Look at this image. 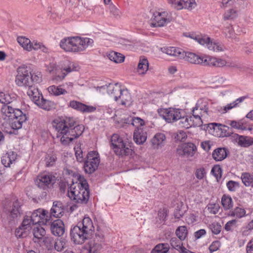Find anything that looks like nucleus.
I'll list each match as a JSON object with an SVG mask.
<instances>
[{"label": "nucleus", "mask_w": 253, "mask_h": 253, "mask_svg": "<svg viewBox=\"0 0 253 253\" xmlns=\"http://www.w3.org/2000/svg\"><path fill=\"white\" fill-rule=\"evenodd\" d=\"M52 126L57 132V137L63 145H67L78 138L84 129L83 125H77L75 120L71 117L55 119Z\"/></svg>", "instance_id": "nucleus-1"}, {"label": "nucleus", "mask_w": 253, "mask_h": 253, "mask_svg": "<svg viewBox=\"0 0 253 253\" xmlns=\"http://www.w3.org/2000/svg\"><path fill=\"white\" fill-rule=\"evenodd\" d=\"M161 50L163 53L178 59H184L191 63L206 65L205 60L207 56H201L194 53L186 52L181 48L173 46L163 47L161 48Z\"/></svg>", "instance_id": "nucleus-2"}, {"label": "nucleus", "mask_w": 253, "mask_h": 253, "mask_svg": "<svg viewBox=\"0 0 253 253\" xmlns=\"http://www.w3.org/2000/svg\"><path fill=\"white\" fill-rule=\"evenodd\" d=\"M87 181L83 179L79 182L73 184L68 191V197L71 200L78 203H86L89 198V191Z\"/></svg>", "instance_id": "nucleus-3"}, {"label": "nucleus", "mask_w": 253, "mask_h": 253, "mask_svg": "<svg viewBox=\"0 0 253 253\" xmlns=\"http://www.w3.org/2000/svg\"><path fill=\"white\" fill-rule=\"evenodd\" d=\"M188 37L210 50L219 52L223 51L225 49V47L223 44L213 40H211L206 35L192 34L189 35Z\"/></svg>", "instance_id": "nucleus-4"}, {"label": "nucleus", "mask_w": 253, "mask_h": 253, "mask_svg": "<svg viewBox=\"0 0 253 253\" xmlns=\"http://www.w3.org/2000/svg\"><path fill=\"white\" fill-rule=\"evenodd\" d=\"M113 150L119 156L127 155L131 152L129 143L124 140L118 134H114L111 139Z\"/></svg>", "instance_id": "nucleus-5"}, {"label": "nucleus", "mask_w": 253, "mask_h": 253, "mask_svg": "<svg viewBox=\"0 0 253 253\" xmlns=\"http://www.w3.org/2000/svg\"><path fill=\"white\" fill-rule=\"evenodd\" d=\"M209 102L207 99L202 98L198 100L192 112L194 117L196 119L197 125H202L201 117L208 115Z\"/></svg>", "instance_id": "nucleus-6"}, {"label": "nucleus", "mask_w": 253, "mask_h": 253, "mask_svg": "<svg viewBox=\"0 0 253 253\" xmlns=\"http://www.w3.org/2000/svg\"><path fill=\"white\" fill-rule=\"evenodd\" d=\"M159 115L168 123L178 121L183 114V111L178 108H162L158 110Z\"/></svg>", "instance_id": "nucleus-7"}, {"label": "nucleus", "mask_w": 253, "mask_h": 253, "mask_svg": "<svg viewBox=\"0 0 253 253\" xmlns=\"http://www.w3.org/2000/svg\"><path fill=\"white\" fill-rule=\"evenodd\" d=\"M86 158L84 166V171L86 173H92L97 169L100 163L99 154L96 151H92L88 153Z\"/></svg>", "instance_id": "nucleus-8"}, {"label": "nucleus", "mask_w": 253, "mask_h": 253, "mask_svg": "<svg viewBox=\"0 0 253 253\" xmlns=\"http://www.w3.org/2000/svg\"><path fill=\"white\" fill-rule=\"evenodd\" d=\"M30 72L27 67L22 66L17 69L15 83L19 86L31 87Z\"/></svg>", "instance_id": "nucleus-9"}, {"label": "nucleus", "mask_w": 253, "mask_h": 253, "mask_svg": "<svg viewBox=\"0 0 253 253\" xmlns=\"http://www.w3.org/2000/svg\"><path fill=\"white\" fill-rule=\"evenodd\" d=\"M56 180V177L52 173H44L37 177L35 183L38 187L45 190L52 187Z\"/></svg>", "instance_id": "nucleus-10"}, {"label": "nucleus", "mask_w": 253, "mask_h": 253, "mask_svg": "<svg viewBox=\"0 0 253 253\" xmlns=\"http://www.w3.org/2000/svg\"><path fill=\"white\" fill-rule=\"evenodd\" d=\"M70 235L72 241L76 244L84 243L91 236L78 225L71 229Z\"/></svg>", "instance_id": "nucleus-11"}, {"label": "nucleus", "mask_w": 253, "mask_h": 253, "mask_svg": "<svg viewBox=\"0 0 253 253\" xmlns=\"http://www.w3.org/2000/svg\"><path fill=\"white\" fill-rule=\"evenodd\" d=\"M29 216L33 221V224L35 225L39 223L46 224L50 219V215L48 212L41 209L34 211Z\"/></svg>", "instance_id": "nucleus-12"}, {"label": "nucleus", "mask_w": 253, "mask_h": 253, "mask_svg": "<svg viewBox=\"0 0 253 253\" xmlns=\"http://www.w3.org/2000/svg\"><path fill=\"white\" fill-rule=\"evenodd\" d=\"M197 151L196 146L193 143L182 144L178 146L176 154L180 157H193Z\"/></svg>", "instance_id": "nucleus-13"}, {"label": "nucleus", "mask_w": 253, "mask_h": 253, "mask_svg": "<svg viewBox=\"0 0 253 253\" xmlns=\"http://www.w3.org/2000/svg\"><path fill=\"white\" fill-rule=\"evenodd\" d=\"M123 89L119 83L98 86L96 88L97 91L102 93L107 90L108 95L110 97L113 98L115 101L118 100V96L120 93L122 91Z\"/></svg>", "instance_id": "nucleus-14"}, {"label": "nucleus", "mask_w": 253, "mask_h": 253, "mask_svg": "<svg viewBox=\"0 0 253 253\" xmlns=\"http://www.w3.org/2000/svg\"><path fill=\"white\" fill-rule=\"evenodd\" d=\"M93 43L91 39L74 37L73 52L84 51L89 46H92Z\"/></svg>", "instance_id": "nucleus-15"}, {"label": "nucleus", "mask_w": 253, "mask_h": 253, "mask_svg": "<svg viewBox=\"0 0 253 253\" xmlns=\"http://www.w3.org/2000/svg\"><path fill=\"white\" fill-rule=\"evenodd\" d=\"M72 88L73 84L69 82L58 86L54 85L49 86L47 88V90L49 94L57 96L69 93L72 91Z\"/></svg>", "instance_id": "nucleus-16"}, {"label": "nucleus", "mask_w": 253, "mask_h": 253, "mask_svg": "<svg viewBox=\"0 0 253 253\" xmlns=\"http://www.w3.org/2000/svg\"><path fill=\"white\" fill-rule=\"evenodd\" d=\"M153 19L156 26L163 27L171 21V17L167 11H156L153 14Z\"/></svg>", "instance_id": "nucleus-17"}, {"label": "nucleus", "mask_w": 253, "mask_h": 253, "mask_svg": "<svg viewBox=\"0 0 253 253\" xmlns=\"http://www.w3.org/2000/svg\"><path fill=\"white\" fill-rule=\"evenodd\" d=\"M226 123L231 127L238 130L252 131L253 129V125L248 122L245 118L238 121L228 120Z\"/></svg>", "instance_id": "nucleus-18"}, {"label": "nucleus", "mask_w": 253, "mask_h": 253, "mask_svg": "<svg viewBox=\"0 0 253 253\" xmlns=\"http://www.w3.org/2000/svg\"><path fill=\"white\" fill-rule=\"evenodd\" d=\"M10 125L13 129H19L22 126V124L26 120L27 117L20 109H16L15 115L11 119Z\"/></svg>", "instance_id": "nucleus-19"}, {"label": "nucleus", "mask_w": 253, "mask_h": 253, "mask_svg": "<svg viewBox=\"0 0 253 253\" xmlns=\"http://www.w3.org/2000/svg\"><path fill=\"white\" fill-rule=\"evenodd\" d=\"M61 70L62 74L55 76L53 80L56 81H62L68 73L76 70V67L73 62L66 61L62 66Z\"/></svg>", "instance_id": "nucleus-20"}, {"label": "nucleus", "mask_w": 253, "mask_h": 253, "mask_svg": "<svg viewBox=\"0 0 253 253\" xmlns=\"http://www.w3.org/2000/svg\"><path fill=\"white\" fill-rule=\"evenodd\" d=\"M18 160L17 153L13 151H8L3 154L1 158L2 164L5 167H10L15 164Z\"/></svg>", "instance_id": "nucleus-21"}, {"label": "nucleus", "mask_w": 253, "mask_h": 253, "mask_svg": "<svg viewBox=\"0 0 253 253\" xmlns=\"http://www.w3.org/2000/svg\"><path fill=\"white\" fill-rule=\"evenodd\" d=\"M179 126L181 127H184L185 128H188L192 126H200L201 125H197L196 119L194 117L193 113L192 116H185L184 112L180 118L178 120Z\"/></svg>", "instance_id": "nucleus-22"}, {"label": "nucleus", "mask_w": 253, "mask_h": 253, "mask_svg": "<svg viewBox=\"0 0 253 253\" xmlns=\"http://www.w3.org/2000/svg\"><path fill=\"white\" fill-rule=\"evenodd\" d=\"M101 249V245L98 242L91 240L82 248L81 253H98Z\"/></svg>", "instance_id": "nucleus-23"}, {"label": "nucleus", "mask_w": 253, "mask_h": 253, "mask_svg": "<svg viewBox=\"0 0 253 253\" xmlns=\"http://www.w3.org/2000/svg\"><path fill=\"white\" fill-rule=\"evenodd\" d=\"M69 106L71 108L82 113H92L96 110V108L94 106L86 105L75 100L70 101Z\"/></svg>", "instance_id": "nucleus-24"}, {"label": "nucleus", "mask_w": 253, "mask_h": 253, "mask_svg": "<svg viewBox=\"0 0 253 253\" xmlns=\"http://www.w3.org/2000/svg\"><path fill=\"white\" fill-rule=\"evenodd\" d=\"M247 98V97L245 96L239 97L233 102L228 103L225 106L218 107V111L222 114H225L233 108L239 107L241 103Z\"/></svg>", "instance_id": "nucleus-25"}, {"label": "nucleus", "mask_w": 253, "mask_h": 253, "mask_svg": "<svg viewBox=\"0 0 253 253\" xmlns=\"http://www.w3.org/2000/svg\"><path fill=\"white\" fill-rule=\"evenodd\" d=\"M233 137L235 142L241 147H248L253 144V137L251 136L235 134Z\"/></svg>", "instance_id": "nucleus-26"}, {"label": "nucleus", "mask_w": 253, "mask_h": 253, "mask_svg": "<svg viewBox=\"0 0 253 253\" xmlns=\"http://www.w3.org/2000/svg\"><path fill=\"white\" fill-rule=\"evenodd\" d=\"M50 229L51 233L56 236H61L65 232V227L63 222L60 219L54 220L51 224Z\"/></svg>", "instance_id": "nucleus-27"}, {"label": "nucleus", "mask_w": 253, "mask_h": 253, "mask_svg": "<svg viewBox=\"0 0 253 253\" xmlns=\"http://www.w3.org/2000/svg\"><path fill=\"white\" fill-rule=\"evenodd\" d=\"M115 101L122 105L128 106L131 104L132 98L128 90L123 88L118 96V100Z\"/></svg>", "instance_id": "nucleus-28"}, {"label": "nucleus", "mask_w": 253, "mask_h": 253, "mask_svg": "<svg viewBox=\"0 0 253 253\" xmlns=\"http://www.w3.org/2000/svg\"><path fill=\"white\" fill-rule=\"evenodd\" d=\"M21 207V204L18 200L13 202L12 209L9 211V213L8 214V218L10 220L17 219L21 216L22 214Z\"/></svg>", "instance_id": "nucleus-29"}, {"label": "nucleus", "mask_w": 253, "mask_h": 253, "mask_svg": "<svg viewBox=\"0 0 253 253\" xmlns=\"http://www.w3.org/2000/svg\"><path fill=\"white\" fill-rule=\"evenodd\" d=\"M78 226H80L81 228L84 230L90 235L94 230V226L92 220L90 217L85 216L83 218L82 222L79 223Z\"/></svg>", "instance_id": "nucleus-30"}, {"label": "nucleus", "mask_w": 253, "mask_h": 253, "mask_svg": "<svg viewBox=\"0 0 253 253\" xmlns=\"http://www.w3.org/2000/svg\"><path fill=\"white\" fill-rule=\"evenodd\" d=\"M74 37L62 39L59 43L60 47L66 52H73Z\"/></svg>", "instance_id": "nucleus-31"}, {"label": "nucleus", "mask_w": 253, "mask_h": 253, "mask_svg": "<svg viewBox=\"0 0 253 253\" xmlns=\"http://www.w3.org/2000/svg\"><path fill=\"white\" fill-rule=\"evenodd\" d=\"M12 107L6 105H4L1 108V114L2 118L6 121H10L14 115H15L16 110Z\"/></svg>", "instance_id": "nucleus-32"}, {"label": "nucleus", "mask_w": 253, "mask_h": 253, "mask_svg": "<svg viewBox=\"0 0 253 253\" xmlns=\"http://www.w3.org/2000/svg\"><path fill=\"white\" fill-rule=\"evenodd\" d=\"M64 209L63 208L62 203L60 202H54L53 203V206L50 210V217L59 218L63 215L64 213Z\"/></svg>", "instance_id": "nucleus-33"}, {"label": "nucleus", "mask_w": 253, "mask_h": 253, "mask_svg": "<svg viewBox=\"0 0 253 253\" xmlns=\"http://www.w3.org/2000/svg\"><path fill=\"white\" fill-rule=\"evenodd\" d=\"M166 137L165 134L158 133L151 140L152 144L154 148L159 149L164 145Z\"/></svg>", "instance_id": "nucleus-34"}, {"label": "nucleus", "mask_w": 253, "mask_h": 253, "mask_svg": "<svg viewBox=\"0 0 253 253\" xmlns=\"http://www.w3.org/2000/svg\"><path fill=\"white\" fill-rule=\"evenodd\" d=\"M147 139L146 132L143 128L136 129L133 133V139L137 144H142Z\"/></svg>", "instance_id": "nucleus-35"}, {"label": "nucleus", "mask_w": 253, "mask_h": 253, "mask_svg": "<svg viewBox=\"0 0 253 253\" xmlns=\"http://www.w3.org/2000/svg\"><path fill=\"white\" fill-rule=\"evenodd\" d=\"M205 61L206 62V65L217 67H222L226 65V61L224 59L208 56L206 57Z\"/></svg>", "instance_id": "nucleus-36"}, {"label": "nucleus", "mask_w": 253, "mask_h": 253, "mask_svg": "<svg viewBox=\"0 0 253 253\" xmlns=\"http://www.w3.org/2000/svg\"><path fill=\"white\" fill-rule=\"evenodd\" d=\"M27 94L35 104L39 101L42 97V94L40 93L38 90L33 86L28 87Z\"/></svg>", "instance_id": "nucleus-37"}, {"label": "nucleus", "mask_w": 253, "mask_h": 253, "mask_svg": "<svg viewBox=\"0 0 253 253\" xmlns=\"http://www.w3.org/2000/svg\"><path fill=\"white\" fill-rule=\"evenodd\" d=\"M212 156L215 161H221L227 156L226 150L224 148H218L213 151Z\"/></svg>", "instance_id": "nucleus-38"}, {"label": "nucleus", "mask_w": 253, "mask_h": 253, "mask_svg": "<svg viewBox=\"0 0 253 253\" xmlns=\"http://www.w3.org/2000/svg\"><path fill=\"white\" fill-rule=\"evenodd\" d=\"M241 179L245 186L253 188V173L248 172H243L241 175Z\"/></svg>", "instance_id": "nucleus-39"}, {"label": "nucleus", "mask_w": 253, "mask_h": 253, "mask_svg": "<svg viewBox=\"0 0 253 253\" xmlns=\"http://www.w3.org/2000/svg\"><path fill=\"white\" fill-rule=\"evenodd\" d=\"M107 56L110 60L116 63H122L125 59V56L123 54L113 51L107 53Z\"/></svg>", "instance_id": "nucleus-40"}, {"label": "nucleus", "mask_w": 253, "mask_h": 253, "mask_svg": "<svg viewBox=\"0 0 253 253\" xmlns=\"http://www.w3.org/2000/svg\"><path fill=\"white\" fill-rule=\"evenodd\" d=\"M17 42L23 49L28 51H31V44L32 42L30 39L25 37H19L17 38Z\"/></svg>", "instance_id": "nucleus-41"}, {"label": "nucleus", "mask_w": 253, "mask_h": 253, "mask_svg": "<svg viewBox=\"0 0 253 253\" xmlns=\"http://www.w3.org/2000/svg\"><path fill=\"white\" fill-rule=\"evenodd\" d=\"M246 212L244 209L241 207H236L233 210H230L228 214L229 216L236 218H241L245 216Z\"/></svg>", "instance_id": "nucleus-42"}, {"label": "nucleus", "mask_w": 253, "mask_h": 253, "mask_svg": "<svg viewBox=\"0 0 253 253\" xmlns=\"http://www.w3.org/2000/svg\"><path fill=\"white\" fill-rule=\"evenodd\" d=\"M15 99L14 94L10 95L7 92L0 91V102L5 105L10 103Z\"/></svg>", "instance_id": "nucleus-43"}, {"label": "nucleus", "mask_w": 253, "mask_h": 253, "mask_svg": "<svg viewBox=\"0 0 253 253\" xmlns=\"http://www.w3.org/2000/svg\"><path fill=\"white\" fill-rule=\"evenodd\" d=\"M130 123H131V124L133 126L136 128V129L142 128L141 127L143 126L145 124L144 120L138 117L128 118L126 122V123L129 124Z\"/></svg>", "instance_id": "nucleus-44"}, {"label": "nucleus", "mask_w": 253, "mask_h": 253, "mask_svg": "<svg viewBox=\"0 0 253 253\" xmlns=\"http://www.w3.org/2000/svg\"><path fill=\"white\" fill-rule=\"evenodd\" d=\"M31 46V51L33 50H40L44 53H47L49 52L48 48L44 44H43L42 42H38L36 40H34L32 41Z\"/></svg>", "instance_id": "nucleus-45"}, {"label": "nucleus", "mask_w": 253, "mask_h": 253, "mask_svg": "<svg viewBox=\"0 0 253 253\" xmlns=\"http://www.w3.org/2000/svg\"><path fill=\"white\" fill-rule=\"evenodd\" d=\"M36 104H37L40 108L45 110H51L54 105L53 102L48 100L44 99L43 96Z\"/></svg>", "instance_id": "nucleus-46"}, {"label": "nucleus", "mask_w": 253, "mask_h": 253, "mask_svg": "<svg viewBox=\"0 0 253 253\" xmlns=\"http://www.w3.org/2000/svg\"><path fill=\"white\" fill-rule=\"evenodd\" d=\"M149 63L147 59H140L138 65L137 71L139 74L143 75L148 69Z\"/></svg>", "instance_id": "nucleus-47"}, {"label": "nucleus", "mask_w": 253, "mask_h": 253, "mask_svg": "<svg viewBox=\"0 0 253 253\" xmlns=\"http://www.w3.org/2000/svg\"><path fill=\"white\" fill-rule=\"evenodd\" d=\"M169 249V245L168 244H159L153 249L151 253H167Z\"/></svg>", "instance_id": "nucleus-48"}, {"label": "nucleus", "mask_w": 253, "mask_h": 253, "mask_svg": "<svg viewBox=\"0 0 253 253\" xmlns=\"http://www.w3.org/2000/svg\"><path fill=\"white\" fill-rule=\"evenodd\" d=\"M45 229L40 225H37L33 229V235L34 238L38 239H42L45 235Z\"/></svg>", "instance_id": "nucleus-49"}, {"label": "nucleus", "mask_w": 253, "mask_h": 253, "mask_svg": "<svg viewBox=\"0 0 253 253\" xmlns=\"http://www.w3.org/2000/svg\"><path fill=\"white\" fill-rule=\"evenodd\" d=\"M238 10L236 8H232L227 10L223 14L225 20H232L238 16Z\"/></svg>", "instance_id": "nucleus-50"}, {"label": "nucleus", "mask_w": 253, "mask_h": 253, "mask_svg": "<svg viewBox=\"0 0 253 253\" xmlns=\"http://www.w3.org/2000/svg\"><path fill=\"white\" fill-rule=\"evenodd\" d=\"M221 204L225 210L230 209L233 206L231 197L229 196L224 195L221 198Z\"/></svg>", "instance_id": "nucleus-51"}, {"label": "nucleus", "mask_w": 253, "mask_h": 253, "mask_svg": "<svg viewBox=\"0 0 253 253\" xmlns=\"http://www.w3.org/2000/svg\"><path fill=\"white\" fill-rule=\"evenodd\" d=\"M188 231L185 226H179L175 231V234L181 240H184L187 237Z\"/></svg>", "instance_id": "nucleus-52"}, {"label": "nucleus", "mask_w": 253, "mask_h": 253, "mask_svg": "<svg viewBox=\"0 0 253 253\" xmlns=\"http://www.w3.org/2000/svg\"><path fill=\"white\" fill-rule=\"evenodd\" d=\"M74 150L77 160L80 163L84 162L85 158L81 145L79 144L77 145L74 147Z\"/></svg>", "instance_id": "nucleus-53"}, {"label": "nucleus", "mask_w": 253, "mask_h": 253, "mask_svg": "<svg viewBox=\"0 0 253 253\" xmlns=\"http://www.w3.org/2000/svg\"><path fill=\"white\" fill-rule=\"evenodd\" d=\"M182 240H181L179 238L178 239L175 237H173L170 239V244L173 248L181 252L182 251V249L184 248L182 247Z\"/></svg>", "instance_id": "nucleus-54"}, {"label": "nucleus", "mask_w": 253, "mask_h": 253, "mask_svg": "<svg viewBox=\"0 0 253 253\" xmlns=\"http://www.w3.org/2000/svg\"><path fill=\"white\" fill-rule=\"evenodd\" d=\"M30 80H31V87L35 84H39L42 81V75L40 72L31 73L30 72Z\"/></svg>", "instance_id": "nucleus-55"}, {"label": "nucleus", "mask_w": 253, "mask_h": 253, "mask_svg": "<svg viewBox=\"0 0 253 253\" xmlns=\"http://www.w3.org/2000/svg\"><path fill=\"white\" fill-rule=\"evenodd\" d=\"M209 228L212 233L215 235L218 234L221 230V226L217 222H213L209 225Z\"/></svg>", "instance_id": "nucleus-56"}, {"label": "nucleus", "mask_w": 253, "mask_h": 253, "mask_svg": "<svg viewBox=\"0 0 253 253\" xmlns=\"http://www.w3.org/2000/svg\"><path fill=\"white\" fill-rule=\"evenodd\" d=\"M33 224V221L31 220V218L29 216L26 215L25 216L21 225L20 226L22 228H24L26 230L29 231L32 228Z\"/></svg>", "instance_id": "nucleus-57"}, {"label": "nucleus", "mask_w": 253, "mask_h": 253, "mask_svg": "<svg viewBox=\"0 0 253 253\" xmlns=\"http://www.w3.org/2000/svg\"><path fill=\"white\" fill-rule=\"evenodd\" d=\"M56 160V157L54 155L48 154L45 158V166L47 167L53 166Z\"/></svg>", "instance_id": "nucleus-58"}, {"label": "nucleus", "mask_w": 253, "mask_h": 253, "mask_svg": "<svg viewBox=\"0 0 253 253\" xmlns=\"http://www.w3.org/2000/svg\"><path fill=\"white\" fill-rule=\"evenodd\" d=\"M182 4L183 5V8L187 9L188 10H192L197 5L195 0H188L187 1L182 0Z\"/></svg>", "instance_id": "nucleus-59"}, {"label": "nucleus", "mask_w": 253, "mask_h": 253, "mask_svg": "<svg viewBox=\"0 0 253 253\" xmlns=\"http://www.w3.org/2000/svg\"><path fill=\"white\" fill-rule=\"evenodd\" d=\"M168 2L171 6L177 10L183 9L182 0H168Z\"/></svg>", "instance_id": "nucleus-60"}, {"label": "nucleus", "mask_w": 253, "mask_h": 253, "mask_svg": "<svg viewBox=\"0 0 253 253\" xmlns=\"http://www.w3.org/2000/svg\"><path fill=\"white\" fill-rule=\"evenodd\" d=\"M109 10L110 12L116 18H119L120 17L121 14V12L113 4L111 3L109 5Z\"/></svg>", "instance_id": "nucleus-61"}, {"label": "nucleus", "mask_w": 253, "mask_h": 253, "mask_svg": "<svg viewBox=\"0 0 253 253\" xmlns=\"http://www.w3.org/2000/svg\"><path fill=\"white\" fill-rule=\"evenodd\" d=\"M185 210L182 209V206H177L174 211V216L175 218L179 219L184 214Z\"/></svg>", "instance_id": "nucleus-62"}, {"label": "nucleus", "mask_w": 253, "mask_h": 253, "mask_svg": "<svg viewBox=\"0 0 253 253\" xmlns=\"http://www.w3.org/2000/svg\"><path fill=\"white\" fill-rule=\"evenodd\" d=\"M219 206L218 204H209L208 206V210L209 211L213 214H216L219 210Z\"/></svg>", "instance_id": "nucleus-63"}, {"label": "nucleus", "mask_w": 253, "mask_h": 253, "mask_svg": "<svg viewBox=\"0 0 253 253\" xmlns=\"http://www.w3.org/2000/svg\"><path fill=\"white\" fill-rule=\"evenodd\" d=\"M221 246L220 242L219 241H214L210 245L209 249L211 253L217 251Z\"/></svg>", "instance_id": "nucleus-64"}]
</instances>
